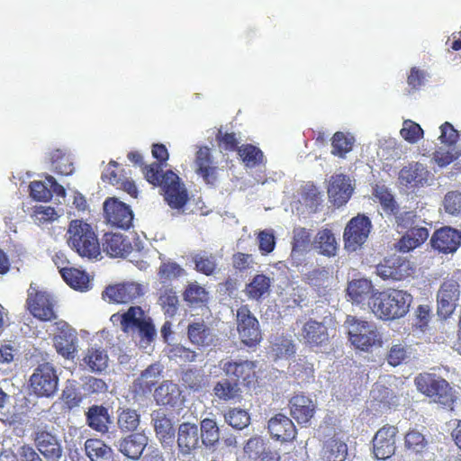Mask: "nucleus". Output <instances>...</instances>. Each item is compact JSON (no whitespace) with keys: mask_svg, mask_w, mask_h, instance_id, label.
<instances>
[{"mask_svg":"<svg viewBox=\"0 0 461 461\" xmlns=\"http://www.w3.org/2000/svg\"><path fill=\"white\" fill-rule=\"evenodd\" d=\"M412 296L402 290L376 292L370 309L382 320L389 321L403 317L408 312Z\"/></svg>","mask_w":461,"mask_h":461,"instance_id":"f257e3e1","label":"nucleus"},{"mask_svg":"<svg viewBox=\"0 0 461 461\" xmlns=\"http://www.w3.org/2000/svg\"><path fill=\"white\" fill-rule=\"evenodd\" d=\"M125 321L124 333L138 340L140 348H147L157 339L153 320L140 306H130L126 310Z\"/></svg>","mask_w":461,"mask_h":461,"instance_id":"f03ea898","label":"nucleus"},{"mask_svg":"<svg viewBox=\"0 0 461 461\" xmlns=\"http://www.w3.org/2000/svg\"><path fill=\"white\" fill-rule=\"evenodd\" d=\"M68 245L81 257L97 258L100 242L92 227L80 220L71 221L68 230Z\"/></svg>","mask_w":461,"mask_h":461,"instance_id":"7ed1b4c3","label":"nucleus"},{"mask_svg":"<svg viewBox=\"0 0 461 461\" xmlns=\"http://www.w3.org/2000/svg\"><path fill=\"white\" fill-rule=\"evenodd\" d=\"M36 450L46 461H66L62 440L53 426H38L33 433Z\"/></svg>","mask_w":461,"mask_h":461,"instance_id":"20e7f679","label":"nucleus"},{"mask_svg":"<svg viewBox=\"0 0 461 461\" xmlns=\"http://www.w3.org/2000/svg\"><path fill=\"white\" fill-rule=\"evenodd\" d=\"M343 327L346 329L350 343L363 351H367L379 339L375 325L372 322L348 315Z\"/></svg>","mask_w":461,"mask_h":461,"instance_id":"39448f33","label":"nucleus"},{"mask_svg":"<svg viewBox=\"0 0 461 461\" xmlns=\"http://www.w3.org/2000/svg\"><path fill=\"white\" fill-rule=\"evenodd\" d=\"M414 383L419 392L431 398L435 402L450 406L454 402L449 384L434 374H420Z\"/></svg>","mask_w":461,"mask_h":461,"instance_id":"423d86ee","label":"nucleus"},{"mask_svg":"<svg viewBox=\"0 0 461 461\" xmlns=\"http://www.w3.org/2000/svg\"><path fill=\"white\" fill-rule=\"evenodd\" d=\"M219 366L226 376L237 382L238 385L249 390L255 389L258 384L257 362L250 360L223 359Z\"/></svg>","mask_w":461,"mask_h":461,"instance_id":"0eeeda50","label":"nucleus"},{"mask_svg":"<svg viewBox=\"0 0 461 461\" xmlns=\"http://www.w3.org/2000/svg\"><path fill=\"white\" fill-rule=\"evenodd\" d=\"M372 229L370 219L358 214L353 217L346 225L343 240L344 248L348 252L357 251L366 241Z\"/></svg>","mask_w":461,"mask_h":461,"instance_id":"6e6552de","label":"nucleus"},{"mask_svg":"<svg viewBox=\"0 0 461 461\" xmlns=\"http://www.w3.org/2000/svg\"><path fill=\"white\" fill-rule=\"evenodd\" d=\"M35 394L41 397H53L58 391L59 377L50 363L40 364L30 378Z\"/></svg>","mask_w":461,"mask_h":461,"instance_id":"1a4fd4ad","label":"nucleus"},{"mask_svg":"<svg viewBox=\"0 0 461 461\" xmlns=\"http://www.w3.org/2000/svg\"><path fill=\"white\" fill-rule=\"evenodd\" d=\"M237 330L243 344L251 348L257 346L262 339L259 322L250 312L248 305H242L237 310Z\"/></svg>","mask_w":461,"mask_h":461,"instance_id":"9d476101","label":"nucleus"},{"mask_svg":"<svg viewBox=\"0 0 461 461\" xmlns=\"http://www.w3.org/2000/svg\"><path fill=\"white\" fill-rule=\"evenodd\" d=\"M176 444L178 454L184 457H189L202 449L203 447L198 424L190 421L180 423L176 431Z\"/></svg>","mask_w":461,"mask_h":461,"instance_id":"9b49d317","label":"nucleus"},{"mask_svg":"<svg viewBox=\"0 0 461 461\" xmlns=\"http://www.w3.org/2000/svg\"><path fill=\"white\" fill-rule=\"evenodd\" d=\"M399 183L406 188H420L431 185L433 176L424 164L412 161L408 163L399 172Z\"/></svg>","mask_w":461,"mask_h":461,"instance_id":"f8f14e48","label":"nucleus"},{"mask_svg":"<svg viewBox=\"0 0 461 461\" xmlns=\"http://www.w3.org/2000/svg\"><path fill=\"white\" fill-rule=\"evenodd\" d=\"M165 192V199L168 205L175 209H180L187 202V194L179 177L171 170L161 173L158 184Z\"/></svg>","mask_w":461,"mask_h":461,"instance_id":"ddd939ff","label":"nucleus"},{"mask_svg":"<svg viewBox=\"0 0 461 461\" xmlns=\"http://www.w3.org/2000/svg\"><path fill=\"white\" fill-rule=\"evenodd\" d=\"M431 248L443 254H453L461 246V230L444 226L436 230L430 237Z\"/></svg>","mask_w":461,"mask_h":461,"instance_id":"4468645a","label":"nucleus"},{"mask_svg":"<svg viewBox=\"0 0 461 461\" xmlns=\"http://www.w3.org/2000/svg\"><path fill=\"white\" fill-rule=\"evenodd\" d=\"M414 272L409 260L397 255L384 259L376 266V274L383 279L402 280Z\"/></svg>","mask_w":461,"mask_h":461,"instance_id":"2eb2a0df","label":"nucleus"},{"mask_svg":"<svg viewBox=\"0 0 461 461\" xmlns=\"http://www.w3.org/2000/svg\"><path fill=\"white\" fill-rule=\"evenodd\" d=\"M106 221L113 226L127 230L131 226L133 212L130 206L116 198H108L104 203Z\"/></svg>","mask_w":461,"mask_h":461,"instance_id":"dca6fc26","label":"nucleus"},{"mask_svg":"<svg viewBox=\"0 0 461 461\" xmlns=\"http://www.w3.org/2000/svg\"><path fill=\"white\" fill-rule=\"evenodd\" d=\"M459 297V285L456 281L444 282L437 294L438 315L442 319L448 318L454 312Z\"/></svg>","mask_w":461,"mask_h":461,"instance_id":"f3484780","label":"nucleus"},{"mask_svg":"<svg viewBox=\"0 0 461 461\" xmlns=\"http://www.w3.org/2000/svg\"><path fill=\"white\" fill-rule=\"evenodd\" d=\"M143 294V288L140 284L126 282L106 287L102 296L109 303H127L140 298Z\"/></svg>","mask_w":461,"mask_h":461,"instance_id":"a211bd4d","label":"nucleus"},{"mask_svg":"<svg viewBox=\"0 0 461 461\" xmlns=\"http://www.w3.org/2000/svg\"><path fill=\"white\" fill-rule=\"evenodd\" d=\"M398 429L394 426L381 428L373 438V453L376 459L386 460L395 452V436Z\"/></svg>","mask_w":461,"mask_h":461,"instance_id":"6ab92c4d","label":"nucleus"},{"mask_svg":"<svg viewBox=\"0 0 461 461\" xmlns=\"http://www.w3.org/2000/svg\"><path fill=\"white\" fill-rule=\"evenodd\" d=\"M148 437L144 433H130L114 442L116 449L125 457L139 460L148 445Z\"/></svg>","mask_w":461,"mask_h":461,"instance_id":"aec40b11","label":"nucleus"},{"mask_svg":"<svg viewBox=\"0 0 461 461\" xmlns=\"http://www.w3.org/2000/svg\"><path fill=\"white\" fill-rule=\"evenodd\" d=\"M103 249L111 258H125L132 251L131 240L121 233L107 232L100 243Z\"/></svg>","mask_w":461,"mask_h":461,"instance_id":"412c9836","label":"nucleus"},{"mask_svg":"<svg viewBox=\"0 0 461 461\" xmlns=\"http://www.w3.org/2000/svg\"><path fill=\"white\" fill-rule=\"evenodd\" d=\"M187 338L193 345L203 348L212 346L217 340L213 330L201 319L189 321Z\"/></svg>","mask_w":461,"mask_h":461,"instance_id":"4be33fe9","label":"nucleus"},{"mask_svg":"<svg viewBox=\"0 0 461 461\" xmlns=\"http://www.w3.org/2000/svg\"><path fill=\"white\" fill-rule=\"evenodd\" d=\"M374 286L366 278L354 279L348 284L347 295L352 303L372 306L373 297L375 295Z\"/></svg>","mask_w":461,"mask_h":461,"instance_id":"5701e85b","label":"nucleus"},{"mask_svg":"<svg viewBox=\"0 0 461 461\" xmlns=\"http://www.w3.org/2000/svg\"><path fill=\"white\" fill-rule=\"evenodd\" d=\"M267 429L271 437L281 442L292 441L296 436L294 422L283 413H277L270 418Z\"/></svg>","mask_w":461,"mask_h":461,"instance_id":"b1692460","label":"nucleus"},{"mask_svg":"<svg viewBox=\"0 0 461 461\" xmlns=\"http://www.w3.org/2000/svg\"><path fill=\"white\" fill-rule=\"evenodd\" d=\"M353 190L348 176L339 174L330 177L328 194L336 206L339 207L345 204L351 197Z\"/></svg>","mask_w":461,"mask_h":461,"instance_id":"393cba45","label":"nucleus"},{"mask_svg":"<svg viewBox=\"0 0 461 461\" xmlns=\"http://www.w3.org/2000/svg\"><path fill=\"white\" fill-rule=\"evenodd\" d=\"M291 416L298 424L306 425L314 416L316 405L313 401L303 394H296L289 400Z\"/></svg>","mask_w":461,"mask_h":461,"instance_id":"a878e982","label":"nucleus"},{"mask_svg":"<svg viewBox=\"0 0 461 461\" xmlns=\"http://www.w3.org/2000/svg\"><path fill=\"white\" fill-rule=\"evenodd\" d=\"M85 415L86 425L93 430L101 434L109 432V427L113 424V417L109 413L108 408L94 404L88 407Z\"/></svg>","mask_w":461,"mask_h":461,"instance_id":"bb28decb","label":"nucleus"},{"mask_svg":"<svg viewBox=\"0 0 461 461\" xmlns=\"http://www.w3.org/2000/svg\"><path fill=\"white\" fill-rule=\"evenodd\" d=\"M302 336L305 344L312 348L326 346L330 338L327 327L322 322L312 320L303 325Z\"/></svg>","mask_w":461,"mask_h":461,"instance_id":"cd10ccee","label":"nucleus"},{"mask_svg":"<svg viewBox=\"0 0 461 461\" xmlns=\"http://www.w3.org/2000/svg\"><path fill=\"white\" fill-rule=\"evenodd\" d=\"M151 423L157 437L162 444L172 442L176 431L171 419L163 409H158L150 414Z\"/></svg>","mask_w":461,"mask_h":461,"instance_id":"c85d7f7f","label":"nucleus"},{"mask_svg":"<svg viewBox=\"0 0 461 461\" xmlns=\"http://www.w3.org/2000/svg\"><path fill=\"white\" fill-rule=\"evenodd\" d=\"M82 365L92 373H103L108 367L107 351L96 344L89 347L82 358Z\"/></svg>","mask_w":461,"mask_h":461,"instance_id":"c756f323","label":"nucleus"},{"mask_svg":"<svg viewBox=\"0 0 461 461\" xmlns=\"http://www.w3.org/2000/svg\"><path fill=\"white\" fill-rule=\"evenodd\" d=\"M199 432L203 447L212 449L217 447L221 439V427L214 417H207L200 421Z\"/></svg>","mask_w":461,"mask_h":461,"instance_id":"7c9ffc66","label":"nucleus"},{"mask_svg":"<svg viewBox=\"0 0 461 461\" xmlns=\"http://www.w3.org/2000/svg\"><path fill=\"white\" fill-rule=\"evenodd\" d=\"M28 309L34 317L41 321H50L55 318L50 297L46 293L36 294L33 299L31 298V301H28Z\"/></svg>","mask_w":461,"mask_h":461,"instance_id":"2f4dec72","label":"nucleus"},{"mask_svg":"<svg viewBox=\"0 0 461 461\" xmlns=\"http://www.w3.org/2000/svg\"><path fill=\"white\" fill-rule=\"evenodd\" d=\"M85 451L91 461H113V448L101 439H86L85 442Z\"/></svg>","mask_w":461,"mask_h":461,"instance_id":"473e14b6","label":"nucleus"},{"mask_svg":"<svg viewBox=\"0 0 461 461\" xmlns=\"http://www.w3.org/2000/svg\"><path fill=\"white\" fill-rule=\"evenodd\" d=\"M312 249L327 257L335 256L338 250V242L332 231L328 229L320 230L312 240Z\"/></svg>","mask_w":461,"mask_h":461,"instance_id":"72a5a7b5","label":"nucleus"},{"mask_svg":"<svg viewBox=\"0 0 461 461\" xmlns=\"http://www.w3.org/2000/svg\"><path fill=\"white\" fill-rule=\"evenodd\" d=\"M116 424L122 433H137L140 424V415L131 408H120L117 411Z\"/></svg>","mask_w":461,"mask_h":461,"instance_id":"f704fd0d","label":"nucleus"},{"mask_svg":"<svg viewBox=\"0 0 461 461\" xmlns=\"http://www.w3.org/2000/svg\"><path fill=\"white\" fill-rule=\"evenodd\" d=\"M213 394L220 401L229 402L241 397V388L231 378L219 380L212 389Z\"/></svg>","mask_w":461,"mask_h":461,"instance_id":"c9c22d12","label":"nucleus"},{"mask_svg":"<svg viewBox=\"0 0 461 461\" xmlns=\"http://www.w3.org/2000/svg\"><path fill=\"white\" fill-rule=\"evenodd\" d=\"M77 336L75 330L61 331L55 337L57 351L66 358L73 359L77 348Z\"/></svg>","mask_w":461,"mask_h":461,"instance_id":"e433bc0d","label":"nucleus"},{"mask_svg":"<svg viewBox=\"0 0 461 461\" xmlns=\"http://www.w3.org/2000/svg\"><path fill=\"white\" fill-rule=\"evenodd\" d=\"M180 396L177 384L171 381H163L154 392V398L160 405L175 406Z\"/></svg>","mask_w":461,"mask_h":461,"instance_id":"4c0bfd02","label":"nucleus"},{"mask_svg":"<svg viewBox=\"0 0 461 461\" xmlns=\"http://www.w3.org/2000/svg\"><path fill=\"white\" fill-rule=\"evenodd\" d=\"M411 357V346L402 341H397L396 343H392L390 346L386 355V360L390 366H397L408 363Z\"/></svg>","mask_w":461,"mask_h":461,"instance_id":"58836bf2","label":"nucleus"},{"mask_svg":"<svg viewBox=\"0 0 461 461\" xmlns=\"http://www.w3.org/2000/svg\"><path fill=\"white\" fill-rule=\"evenodd\" d=\"M59 273L71 288L80 291L88 289L89 276L85 271L75 267H62Z\"/></svg>","mask_w":461,"mask_h":461,"instance_id":"ea45409f","label":"nucleus"},{"mask_svg":"<svg viewBox=\"0 0 461 461\" xmlns=\"http://www.w3.org/2000/svg\"><path fill=\"white\" fill-rule=\"evenodd\" d=\"M184 301L190 307H200L203 310V307L208 311L206 303L208 302V293L206 290L199 285L196 282L190 283L183 293Z\"/></svg>","mask_w":461,"mask_h":461,"instance_id":"a19ab883","label":"nucleus"},{"mask_svg":"<svg viewBox=\"0 0 461 461\" xmlns=\"http://www.w3.org/2000/svg\"><path fill=\"white\" fill-rule=\"evenodd\" d=\"M271 284L272 281L268 276L263 274L256 275L247 285L246 294L249 298L259 301L269 294Z\"/></svg>","mask_w":461,"mask_h":461,"instance_id":"79ce46f5","label":"nucleus"},{"mask_svg":"<svg viewBox=\"0 0 461 461\" xmlns=\"http://www.w3.org/2000/svg\"><path fill=\"white\" fill-rule=\"evenodd\" d=\"M224 422L237 430H241L250 424L249 413L240 407H229L222 411Z\"/></svg>","mask_w":461,"mask_h":461,"instance_id":"37998d69","label":"nucleus"},{"mask_svg":"<svg viewBox=\"0 0 461 461\" xmlns=\"http://www.w3.org/2000/svg\"><path fill=\"white\" fill-rule=\"evenodd\" d=\"M183 384L193 392L201 391L206 384L205 375L203 370L189 368L182 372Z\"/></svg>","mask_w":461,"mask_h":461,"instance_id":"c03bdc74","label":"nucleus"},{"mask_svg":"<svg viewBox=\"0 0 461 461\" xmlns=\"http://www.w3.org/2000/svg\"><path fill=\"white\" fill-rule=\"evenodd\" d=\"M348 455V446L345 442L331 438L326 442L324 457L327 461H344Z\"/></svg>","mask_w":461,"mask_h":461,"instance_id":"a18cd8bd","label":"nucleus"},{"mask_svg":"<svg viewBox=\"0 0 461 461\" xmlns=\"http://www.w3.org/2000/svg\"><path fill=\"white\" fill-rule=\"evenodd\" d=\"M272 351L276 357L290 358L294 356L296 349L291 338L281 336L275 339Z\"/></svg>","mask_w":461,"mask_h":461,"instance_id":"49530a36","label":"nucleus"},{"mask_svg":"<svg viewBox=\"0 0 461 461\" xmlns=\"http://www.w3.org/2000/svg\"><path fill=\"white\" fill-rule=\"evenodd\" d=\"M405 447L415 453L416 455H421L425 452L429 446V440L425 435L418 430H410L405 435Z\"/></svg>","mask_w":461,"mask_h":461,"instance_id":"de8ad7c7","label":"nucleus"},{"mask_svg":"<svg viewBox=\"0 0 461 461\" xmlns=\"http://www.w3.org/2000/svg\"><path fill=\"white\" fill-rule=\"evenodd\" d=\"M51 162L53 169L57 174L69 176L74 171L73 163L70 160L69 156L60 149H57L53 152L51 156Z\"/></svg>","mask_w":461,"mask_h":461,"instance_id":"09e8293b","label":"nucleus"},{"mask_svg":"<svg viewBox=\"0 0 461 461\" xmlns=\"http://www.w3.org/2000/svg\"><path fill=\"white\" fill-rule=\"evenodd\" d=\"M238 153L248 167H254L263 160V152L257 147L248 144L239 148Z\"/></svg>","mask_w":461,"mask_h":461,"instance_id":"8fccbe9b","label":"nucleus"},{"mask_svg":"<svg viewBox=\"0 0 461 461\" xmlns=\"http://www.w3.org/2000/svg\"><path fill=\"white\" fill-rule=\"evenodd\" d=\"M162 372V365L158 362L153 363L141 372L137 381L141 386H145L150 390L151 386H153L160 378Z\"/></svg>","mask_w":461,"mask_h":461,"instance_id":"3c124183","label":"nucleus"},{"mask_svg":"<svg viewBox=\"0 0 461 461\" xmlns=\"http://www.w3.org/2000/svg\"><path fill=\"white\" fill-rule=\"evenodd\" d=\"M373 195L381 203L386 213H393L398 207L393 194L385 185H376L374 188Z\"/></svg>","mask_w":461,"mask_h":461,"instance_id":"603ef678","label":"nucleus"},{"mask_svg":"<svg viewBox=\"0 0 461 461\" xmlns=\"http://www.w3.org/2000/svg\"><path fill=\"white\" fill-rule=\"evenodd\" d=\"M353 137L346 136L343 132L338 131L333 135L331 153L339 157H344L352 149Z\"/></svg>","mask_w":461,"mask_h":461,"instance_id":"864d4df0","label":"nucleus"},{"mask_svg":"<svg viewBox=\"0 0 461 461\" xmlns=\"http://www.w3.org/2000/svg\"><path fill=\"white\" fill-rule=\"evenodd\" d=\"M460 155L456 145H443L434 153V159L439 167H446Z\"/></svg>","mask_w":461,"mask_h":461,"instance_id":"5fc2aeb1","label":"nucleus"},{"mask_svg":"<svg viewBox=\"0 0 461 461\" xmlns=\"http://www.w3.org/2000/svg\"><path fill=\"white\" fill-rule=\"evenodd\" d=\"M193 262L196 270L206 276L212 275L216 267L215 258L204 251L194 255Z\"/></svg>","mask_w":461,"mask_h":461,"instance_id":"6e6d98bb","label":"nucleus"},{"mask_svg":"<svg viewBox=\"0 0 461 461\" xmlns=\"http://www.w3.org/2000/svg\"><path fill=\"white\" fill-rule=\"evenodd\" d=\"M443 208L449 215L461 216V192H447L443 199Z\"/></svg>","mask_w":461,"mask_h":461,"instance_id":"4d7b16f0","label":"nucleus"},{"mask_svg":"<svg viewBox=\"0 0 461 461\" xmlns=\"http://www.w3.org/2000/svg\"><path fill=\"white\" fill-rule=\"evenodd\" d=\"M80 385L87 393H104L108 391V384L101 378L92 375L83 376L80 378Z\"/></svg>","mask_w":461,"mask_h":461,"instance_id":"13d9d810","label":"nucleus"},{"mask_svg":"<svg viewBox=\"0 0 461 461\" xmlns=\"http://www.w3.org/2000/svg\"><path fill=\"white\" fill-rule=\"evenodd\" d=\"M312 248L311 233L303 227H295L293 230L292 248L309 251Z\"/></svg>","mask_w":461,"mask_h":461,"instance_id":"bf43d9fd","label":"nucleus"},{"mask_svg":"<svg viewBox=\"0 0 461 461\" xmlns=\"http://www.w3.org/2000/svg\"><path fill=\"white\" fill-rule=\"evenodd\" d=\"M271 448L265 440L260 437H252L249 438L244 445V453L248 456L250 460H253L263 452Z\"/></svg>","mask_w":461,"mask_h":461,"instance_id":"052dcab7","label":"nucleus"},{"mask_svg":"<svg viewBox=\"0 0 461 461\" xmlns=\"http://www.w3.org/2000/svg\"><path fill=\"white\" fill-rule=\"evenodd\" d=\"M159 304L164 309V312L168 317H173L176 314L179 306V300L175 292L171 289L166 291L159 296Z\"/></svg>","mask_w":461,"mask_h":461,"instance_id":"680f3d73","label":"nucleus"},{"mask_svg":"<svg viewBox=\"0 0 461 461\" xmlns=\"http://www.w3.org/2000/svg\"><path fill=\"white\" fill-rule=\"evenodd\" d=\"M185 274V269L172 261H164L159 267L158 276L166 281L180 277Z\"/></svg>","mask_w":461,"mask_h":461,"instance_id":"e2e57ef3","label":"nucleus"},{"mask_svg":"<svg viewBox=\"0 0 461 461\" xmlns=\"http://www.w3.org/2000/svg\"><path fill=\"white\" fill-rule=\"evenodd\" d=\"M401 135L405 140L415 143L422 137L423 130L418 123L406 120L403 122Z\"/></svg>","mask_w":461,"mask_h":461,"instance_id":"0e129e2a","label":"nucleus"},{"mask_svg":"<svg viewBox=\"0 0 461 461\" xmlns=\"http://www.w3.org/2000/svg\"><path fill=\"white\" fill-rule=\"evenodd\" d=\"M396 224L403 229H411L416 226L417 216L413 211L402 210L399 207L392 213Z\"/></svg>","mask_w":461,"mask_h":461,"instance_id":"69168bd1","label":"nucleus"},{"mask_svg":"<svg viewBox=\"0 0 461 461\" xmlns=\"http://www.w3.org/2000/svg\"><path fill=\"white\" fill-rule=\"evenodd\" d=\"M31 195L38 201H49L51 198V191L49 189L48 182L33 181L30 184Z\"/></svg>","mask_w":461,"mask_h":461,"instance_id":"338daca9","label":"nucleus"},{"mask_svg":"<svg viewBox=\"0 0 461 461\" xmlns=\"http://www.w3.org/2000/svg\"><path fill=\"white\" fill-rule=\"evenodd\" d=\"M0 420L6 425L14 428L22 426L26 423V415L19 411H0Z\"/></svg>","mask_w":461,"mask_h":461,"instance_id":"774afa93","label":"nucleus"}]
</instances>
